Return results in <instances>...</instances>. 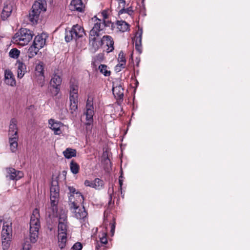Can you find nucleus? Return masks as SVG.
<instances>
[{"label":"nucleus","mask_w":250,"mask_h":250,"mask_svg":"<svg viewBox=\"0 0 250 250\" xmlns=\"http://www.w3.org/2000/svg\"><path fill=\"white\" fill-rule=\"evenodd\" d=\"M94 22L92 29L90 31L89 35V43L93 52L98 50L103 44L102 39L99 37L101 35L102 32L104 27L106 26L104 22H102L101 20L99 19L96 16L93 19Z\"/></svg>","instance_id":"f257e3e1"},{"label":"nucleus","mask_w":250,"mask_h":250,"mask_svg":"<svg viewBox=\"0 0 250 250\" xmlns=\"http://www.w3.org/2000/svg\"><path fill=\"white\" fill-rule=\"evenodd\" d=\"M76 196L78 199L75 200L74 196H70L69 198V204L70 209L74 213V216L78 219H84L87 215L83 207L80 208L79 205L83 201V196L80 192L76 193Z\"/></svg>","instance_id":"f03ea898"},{"label":"nucleus","mask_w":250,"mask_h":250,"mask_svg":"<svg viewBox=\"0 0 250 250\" xmlns=\"http://www.w3.org/2000/svg\"><path fill=\"white\" fill-rule=\"evenodd\" d=\"M40 211L37 208L33 210L30 222V240L31 243H35L38 238L39 230L40 228Z\"/></svg>","instance_id":"7ed1b4c3"},{"label":"nucleus","mask_w":250,"mask_h":250,"mask_svg":"<svg viewBox=\"0 0 250 250\" xmlns=\"http://www.w3.org/2000/svg\"><path fill=\"white\" fill-rule=\"evenodd\" d=\"M32 31L27 28H21L12 38V41L14 43L21 46L27 45L32 40L33 37Z\"/></svg>","instance_id":"20e7f679"},{"label":"nucleus","mask_w":250,"mask_h":250,"mask_svg":"<svg viewBox=\"0 0 250 250\" xmlns=\"http://www.w3.org/2000/svg\"><path fill=\"white\" fill-rule=\"evenodd\" d=\"M84 34L83 28L80 25L76 24L73 26L71 29L65 31V40L66 42H69L73 40H77L82 38Z\"/></svg>","instance_id":"39448f33"},{"label":"nucleus","mask_w":250,"mask_h":250,"mask_svg":"<svg viewBox=\"0 0 250 250\" xmlns=\"http://www.w3.org/2000/svg\"><path fill=\"white\" fill-rule=\"evenodd\" d=\"M86 116V129L90 130L91 129V125L93 122V115L94 114V107L93 105V102L92 101L87 100L85 107V111L84 113Z\"/></svg>","instance_id":"423d86ee"},{"label":"nucleus","mask_w":250,"mask_h":250,"mask_svg":"<svg viewBox=\"0 0 250 250\" xmlns=\"http://www.w3.org/2000/svg\"><path fill=\"white\" fill-rule=\"evenodd\" d=\"M67 214L63 210H62L59 215V223L58 226V234H68V222Z\"/></svg>","instance_id":"0eeeda50"},{"label":"nucleus","mask_w":250,"mask_h":250,"mask_svg":"<svg viewBox=\"0 0 250 250\" xmlns=\"http://www.w3.org/2000/svg\"><path fill=\"white\" fill-rule=\"evenodd\" d=\"M12 221L4 222L1 231V241H11L12 236Z\"/></svg>","instance_id":"6e6552de"},{"label":"nucleus","mask_w":250,"mask_h":250,"mask_svg":"<svg viewBox=\"0 0 250 250\" xmlns=\"http://www.w3.org/2000/svg\"><path fill=\"white\" fill-rule=\"evenodd\" d=\"M6 177L9 178L11 180L17 181L23 176V173L19 170H17L13 167L6 168Z\"/></svg>","instance_id":"1a4fd4ad"},{"label":"nucleus","mask_w":250,"mask_h":250,"mask_svg":"<svg viewBox=\"0 0 250 250\" xmlns=\"http://www.w3.org/2000/svg\"><path fill=\"white\" fill-rule=\"evenodd\" d=\"M62 79L61 76L58 74V73L54 72L53 74L51 80L50 81V84L51 86L55 89L57 93L60 91V88L62 83Z\"/></svg>","instance_id":"9d476101"},{"label":"nucleus","mask_w":250,"mask_h":250,"mask_svg":"<svg viewBox=\"0 0 250 250\" xmlns=\"http://www.w3.org/2000/svg\"><path fill=\"white\" fill-rule=\"evenodd\" d=\"M59 197V196H57L56 197H53L52 196L50 195L51 207L48 208V212L49 213V216H55L57 215Z\"/></svg>","instance_id":"9b49d317"},{"label":"nucleus","mask_w":250,"mask_h":250,"mask_svg":"<svg viewBox=\"0 0 250 250\" xmlns=\"http://www.w3.org/2000/svg\"><path fill=\"white\" fill-rule=\"evenodd\" d=\"M48 123L50 125V128L54 131L55 135H60L62 133L61 127H63V125L61 122L51 119L48 121Z\"/></svg>","instance_id":"f8f14e48"},{"label":"nucleus","mask_w":250,"mask_h":250,"mask_svg":"<svg viewBox=\"0 0 250 250\" xmlns=\"http://www.w3.org/2000/svg\"><path fill=\"white\" fill-rule=\"evenodd\" d=\"M84 8V5L82 0H72L69 5V9L71 11L83 12Z\"/></svg>","instance_id":"ddd939ff"},{"label":"nucleus","mask_w":250,"mask_h":250,"mask_svg":"<svg viewBox=\"0 0 250 250\" xmlns=\"http://www.w3.org/2000/svg\"><path fill=\"white\" fill-rule=\"evenodd\" d=\"M44 64L42 62H39L35 66V75L38 77L39 80L42 81L44 80Z\"/></svg>","instance_id":"4468645a"},{"label":"nucleus","mask_w":250,"mask_h":250,"mask_svg":"<svg viewBox=\"0 0 250 250\" xmlns=\"http://www.w3.org/2000/svg\"><path fill=\"white\" fill-rule=\"evenodd\" d=\"M142 30L137 32L133 39V43H135V49L139 54L142 53Z\"/></svg>","instance_id":"2eb2a0df"},{"label":"nucleus","mask_w":250,"mask_h":250,"mask_svg":"<svg viewBox=\"0 0 250 250\" xmlns=\"http://www.w3.org/2000/svg\"><path fill=\"white\" fill-rule=\"evenodd\" d=\"M46 37L45 34L39 35L35 37L33 44L41 49L45 44Z\"/></svg>","instance_id":"dca6fc26"},{"label":"nucleus","mask_w":250,"mask_h":250,"mask_svg":"<svg viewBox=\"0 0 250 250\" xmlns=\"http://www.w3.org/2000/svg\"><path fill=\"white\" fill-rule=\"evenodd\" d=\"M15 65L17 68V77L21 79L27 72L26 66L20 60L17 61Z\"/></svg>","instance_id":"f3484780"},{"label":"nucleus","mask_w":250,"mask_h":250,"mask_svg":"<svg viewBox=\"0 0 250 250\" xmlns=\"http://www.w3.org/2000/svg\"><path fill=\"white\" fill-rule=\"evenodd\" d=\"M9 137H18L17 121L13 118L10 121L9 129Z\"/></svg>","instance_id":"a211bd4d"},{"label":"nucleus","mask_w":250,"mask_h":250,"mask_svg":"<svg viewBox=\"0 0 250 250\" xmlns=\"http://www.w3.org/2000/svg\"><path fill=\"white\" fill-rule=\"evenodd\" d=\"M5 83L12 86L16 85V82L13 73L10 70H6L4 72Z\"/></svg>","instance_id":"6ab92c4d"},{"label":"nucleus","mask_w":250,"mask_h":250,"mask_svg":"<svg viewBox=\"0 0 250 250\" xmlns=\"http://www.w3.org/2000/svg\"><path fill=\"white\" fill-rule=\"evenodd\" d=\"M112 92L115 97L118 100H122L124 96V89L121 85L113 84Z\"/></svg>","instance_id":"aec40b11"},{"label":"nucleus","mask_w":250,"mask_h":250,"mask_svg":"<svg viewBox=\"0 0 250 250\" xmlns=\"http://www.w3.org/2000/svg\"><path fill=\"white\" fill-rule=\"evenodd\" d=\"M103 44L105 43L108 47L107 48V52H111L114 50V41L112 37L108 35L104 36L102 38Z\"/></svg>","instance_id":"412c9836"},{"label":"nucleus","mask_w":250,"mask_h":250,"mask_svg":"<svg viewBox=\"0 0 250 250\" xmlns=\"http://www.w3.org/2000/svg\"><path fill=\"white\" fill-rule=\"evenodd\" d=\"M117 28L118 31L121 32H125L129 31L130 25L126 22L124 21H117L116 22Z\"/></svg>","instance_id":"4be33fe9"},{"label":"nucleus","mask_w":250,"mask_h":250,"mask_svg":"<svg viewBox=\"0 0 250 250\" xmlns=\"http://www.w3.org/2000/svg\"><path fill=\"white\" fill-rule=\"evenodd\" d=\"M12 7L11 4L5 5L1 14V17L2 20H6L11 14Z\"/></svg>","instance_id":"5701e85b"},{"label":"nucleus","mask_w":250,"mask_h":250,"mask_svg":"<svg viewBox=\"0 0 250 250\" xmlns=\"http://www.w3.org/2000/svg\"><path fill=\"white\" fill-rule=\"evenodd\" d=\"M67 235L66 234H58V244L61 249H64L67 240Z\"/></svg>","instance_id":"b1692460"},{"label":"nucleus","mask_w":250,"mask_h":250,"mask_svg":"<svg viewBox=\"0 0 250 250\" xmlns=\"http://www.w3.org/2000/svg\"><path fill=\"white\" fill-rule=\"evenodd\" d=\"M19 137H9V142L10 150L12 152H15L18 147V141Z\"/></svg>","instance_id":"393cba45"},{"label":"nucleus","mask_w":250,"mask_h":250,"mask_svg":"<svg viewBox=\"0 0 250 250\" xmlns=\"http://www.w3.org/2000/svg\"><path fill=\"white\" fill-rule=\"evenodd\" d=\"M64 156L67 159H70L76 156V150L71 148H67L63 152Z\"/></svg>","instance_id":"a878e982"},{"label":"nucleus","mask_w":250,"mask_h":250,"mask_svg":"<svg viewBox=\"0 0 250 250\" xmlns=\"http://www.w3.org/2000/svg\"><path fill=\"white\" fill-rule=\"evenodd\" d=\"M40 49L34 45L33 44L30 46L28 50V57L29 58H32L36 56Z\"/></svg>","instance_id":"bb28decb"},{"label":"nucleus","mask_w":250,"mask_h":250,"mask_svg":"<svg viewBox=\"0 0 250 250\" xmlns=\"http://www.w3.org/2000/svg\"><path fill=\"white\" fill-rule=\"evenodd\" d=\"M40 14V13H37V12L32 10L29 13V20L32 24H34L37 23Z\"/></svg>","instance_id":"cd10ccee"},{"label":"nucleus","mask_w":250,"mask_h":250,"mask_svg":"<svg viewBox=\"0 0 250 250\" xmlns=\"http://www.w3.org/2000/svg\"><path fill=\"white\" fill-rule=\"evenodd\" d=\"M43 4L42 3L41 0L35 1L32 5V10L37 12V13H41V11L43 9Z\"/></svg>","instance_id":"c85d7f7f"},{"label":"nucleus","mask_w":250,"mask_h":250,"mask_svg":"<svg viewBox=\"0 0 250 250\" xmlns=\"http://www.w3.org/2000/svg\"><path fill=\"white\" fill-rule=\"evenodd\" d=\"M70 169L72 173L77 174L80 169L79 165L74 160H72L70 163Z\"/></svg>","instance_id":"c756f323"},{"label":"nucleus","mask_w":250,"mask_h":250,"mask_svg":"<svg viewBox=\"0 0 250 250\" xmlns=\"http://www.w3.org/2000/svg\"><path fill=\"white\" fill-rule=\"evenodd\" d=\"M50 195L53 197H56L57 196H59V188L56 185L52 184L50 187Z\"/></svg>","instance_id":"7c9ffc66"},{"label":"nucleus","mask_w":250,"mask_h":250,"mask_svg":"<svg viewBox=\"0 0 250 250\" xmlns=\"http://www.w3.org/2000/svg\"><path fill=\"white\" fill-rule=\"evenodd\" d=\"M103 181L99 178H96L93 181V188L100 189L103 188Z\"/></svg>","instance_id":"2f4dec72"},{"label":"nucleus","mask_w":250,"mask_h":250,"mask_svg":"<svg viewBox=\"0 0 250 250\" xmlns=\"http://www.w3.org/2000/svg\"><path fill=\"white\" fill-rule=\"evenodd\" d=\"M100 72L103 74L105 76H108L110 75V71L107 70V66L104 64H101L99 66Z\"/></svg>","instance_id":"473e14b6"},{"label":"nucleus","mask_w":250,"mask_h":250,"mask_svg":"<svg viewBox=\"0 0 250 250\" xmlns=\"http://www.w3.org/2000/svg\"><path fill=\"white\" fill-rule=\"evenodd\" d=\"M20 54V51L18 49L13 48L10 51L9 55L11 58L17 59L19 57Z\"/></svg>","instance_id":"72a5a7b5"},{"label":"nucleus","mask_w":250,"mask_h":250,"mask_svg":"<svg viewBox=\"0 0 250 250\" xmlns=\"http://www.w3.org/2000/svg\"><path fill=\"white\" fill-rule=\"evenodd\" d=\"M78 88L77 84L71 83L70 86V95H78Z\"/></svg>","instance_id":"f704fd0d"},{"label":"nucleus","mask_w":250,"mask_h":250,"mask_svg":"<svg viewBox=\"0 0 250 250\" xmlns=\"http://www.w3.org/2000/svg\"><path fill=\"white\" fill-rule=\"evenodd\" d=\"M133 12V11L132 10L131 8H127L126 9L122 8L120 11H119V14H122L124 13H127L128 15H131Z\"/></svg>","instance_id":"c9c22d12"},{"label":"nucleus","mask_w":250,"mask_h":250,"mask_svg":"<svg viewBox=\"0 0 250 250\" xmlns=\"http://www.w3.org/2000/svg\"><path fill=\"white\" fill-rule=\"evenodd\" d=\"M118 60L119 62L126 63V60L124 55V53L122 51H120L119 54Z\"/></svg>","instance_id":"e433bc0d"},{"label":"nucleus","mask_w":250,"mask_h":250,"mask_svg":"<svg viewBox=\"0 0 250 250\" xmlns=\"http://www.w3.org/2000/svg\"><path fill=\"white\" fill-rule=\"evenodd\" d=\"M11 241H1L2 248L3 250H7L10 246Z\"/></svg>","instance_id":"4c0bfd02"},{"label":"nucleus","mask_w":250,"mask_h":250,"mask_svg":"<svg viewBox=\"0 0 250 250\" xmlns=\"http://www.w3.org/2000/svg\"><path fill=\"white\" fill-rule=\"evenodd\" d=\"M78 95H70L69 99L70 103H74L75 104L78 103Z\"/></svg>","instance_id":"58836bf2"},{"label":"nucleus","mask_w":250,"mask_h":250,"mask_svg":"<svg viewBox=\"0 0 250 250\" xmlns=\"http://www.w3.org/2000/svg\"><path fill=\"white\" fill-rule=\"evenodd\" d=\"M82 245L81 243L77 242L72 247V250H81L82 249Z\"/></svg>","instance_id":"ea45409f"},{"label":"nucleus","mask_w":250,"mask_h":250,"mask_svg":"<svg viewBox=\"0 0 250 250\" xmlns=\"http://www.w3.org/2000/svg\"><path fill=\"white\" fill-rule=\"evenodd\" d=\"M77 108V104H75L74 103H70V110L72 114L76 111Z\"/></svg>","instance_id":"a19ab883"},{"label":"nucleus","mask_w":250,"mask_h":250,"mask_svg":"<svg viewBox=\"0 0 250 250\" xmlns=\"http://www.w3.org/2000/svg\"><path fill=\"white\" fill-rule=\"evenodd\" d=\"M106 236V233H102V236L100 238V241L101 243L103 244H106L107 243V239Z\"/></svg>","instance_id":"79ce46f5"},{"label":"nucleus","mask_w":250,"mask_h":250,"mask_svg":"<svg viewBox=\"0 0 250 250\" xmlns=\"http://www.w3.org/2000/svg\"><path fill=\"white\" fill-rule=\"evenodd\" d=\"M68 189H69L70 192L75 194V195H71L70 196H71V195L74 196L75 198H77L76 199H78V197L76 196V193L77 192H76V189L73 187H69L68 188Z\"/></svg>","instance_id":"37998d69"},{"label":"nucleus","mask_w":250,"mask_h":250,"mask_svg":"<svg viewBox=\"0 0 250 250\" xmlns=\"http://www.w3.org/2000/svg\"><path fill=\"white\" fill-rule=\"evenodd\" d=\"M125 63L119 62V63L116 66V70L120 71L121 68H124Z\"/></svg>","instance_id":"c03bdc74"},{"label":"nucleus","mask_w":250,"mask_h":250,"mask_svg":"<svg viewBox=\"0 0 250 250\" xmlns=\"http://www.w3.org/2000/svg\"><path fill=\"white\" fill-rule=\"evenodd\" d=\"M122 175H121L119 179V183L120 185V189L121 190V194L122 195L123 192H122V186L123 184V180L122 179Z\"/></svg>","instance_id":"a18cd8bd"},{"label":"nucleus","mask_w":250,"mask_h":250,"mask_svg":"<svg viewBox=\"0 0 250 250\" xmlns=\"http://www.w3.org/2000/svg\"><path fill=\"white\" fill-rule=\"evenodd\" d=\"M31 248V245L27 242L23 245V250H29Z\"/></svg>","instance_id":"49530a36"},{"label":"nucleus","mask_w":250,"mask_h":250,"mask_svg":"<svg viewBox=\"0 0 250 250\" xmlns=\"http://www.w3.org/2000/svg\"><path fill=\"white\" fill-rule=\"evenodd\" d=\"M84 185L87 187L93 188V181L85 180L84 181Z\"/></svg>","instance_id":"de8ad7c7"},{"label":"nucleus","mask_w":250,"mask_h":250,"mask_svg":"<svg viewBox=\"0 0 250 250\" xmlns=\"http://www.w3.org/2000/svg\"><path fill=\"white\" fill-rule=\"evenodd\" d=\"M118 3L120 7H122V8H124L125 5V0H119Z\"/></svg>","instance_id":"09e8293b"},{"label":"nucleus","mask_w":250,"mask_h":250,"mask_svg":"<svg viewBox=\"0 0 250 250\" xmlns=\"http://www.w3.org/2000/svg\"><path fill=\"white\" fill-rule=\"evenodd\" d=\"M115 222H114L113 223L111 224V233L112 235H113L114 232H115Z\"/></svg>","instance_id":"8fccbe9b"},{"label":"nucleus","mask_w":250,"mask_h":250,"mask_svg":"<svg viewBox=\"0 0 250 250\" xmlns=\"http://www.w3.org/2000/svg\"><path fill=\"white\" fill-rule=\"evenodd\" d=\"M102 14L103 15V17H104V19H106L107 18V15H106V14L105 11L103 12H102Z\"/></svg>","instance_id":"3c124183"}]
</instances>
